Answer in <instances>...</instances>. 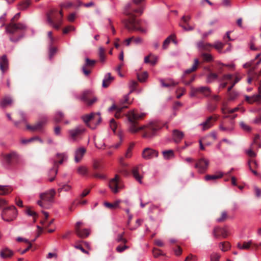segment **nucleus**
Returning a JSON list of instances; mask_svg holds the SVG:
<instances>
[{
    "mask_svg": "<svg viewBox=\"0 0 261 261\" xmlns=\"http://www.w3.org/2000/svg\"><path fill=\"white\" fill-rule=\"evenodd\" d=\"M160 82L161 84V85L163 87H169L171 86H175L177 85L178 83L173 81L172 79L168 80V83H165L164 82V80L160 79Z\"/></svg>",
    "mask_w": 261,
    "mask_h": 261,
    "instance_id": "nucleus-33",
    "label": "nucleus"
},
{
    "mask_svg": "<svg viewBox=\"0 0 261 261\" xmlns=\"http://www.w3.org/2000/svg\"><path fill=\"white\" fill-rule=\"evenodd\" d=\"M117 123L114 119H112L110 121V127L113 132H115L117 128Z\"/></svg>",
    "mask_w": 261,
    "mask_h": 261,
    "instance_id": "nucleus-56",
    "label": "nucleus"
},
{
    "mask_svg": "<svg viewBox=\"0 0 261 261\" xmlns=\"http://www.w3.org/2000/svg\"><path fill=\"white\" fill-rule=\"evenodd\" d=\"M4 158L7 162H10L17 158V154L14 152H12L10 153L6 154L5 155Z\"/></svg>",
    "mask_w": 261,
    "mask_h": 261,
    "instance_id": "nucleus-38",
    "label": "nucleus"
},
{
    "mask_svg": "<svg viewBox=\"0 0 261 261\" xmlns=\"http://www.w3.org/2000/svg\"><path fill=\"white\" fill-rule=\"evenodd\" d=\"M239 96V93L237 92L233 91L229 93L228 100L233 101L236 99Z\"/></svg>",
    "mask_w": 261,
    "mask_h": 261,
    "instance_id": "nucleus-52",
    "label": "nucleus"
},
{
    "mask_svg": "<svg viewBox=\"0 0 261 261\" xmlns=\"http://www.w3.org/2000/svg\"><path fill=\"white\" fill-rule=\"evenodd\" d=\"M74 30H75V28L73 26H72V25H69V26L66 27L63 30V33L66 34V33H68V32H69L70 31H73Z\"/></svg>",
    "mask_w": 261,
    "mask_h": 261,
    "instance_id": "nucleus-61",
    "label": "nucleus"
},
{
    "mask_svg": "<svg viewBox=\"0 0 261 261\" xmlns=\"http://www.w3.org/2000/svg\"><path fill=\"white\" fill-rule=\"evenodd\" d=\"M218 76L216 73H211L208 75L206 79V82L208 83H212L217 79Z\"/></svg>",
    "mask_w": 261,
    "mask_h": 261,
    "instance_id": "nucleus-49",
    "label": "nucleus"
},
{
    "mask_svg": "<svg viewBox=\"0 0 261 261\" xmlns=\"http://www.w3.org/2000/svg\"><path fill=\"white\" fill-rule=\"evenodd\" d=\"M86 151V149L83 147H81L75 150L74 155L75 162L78 163L82 160Z\"/></svg>",
    "mask_w": 261,
    "mask_h": 261,
    "instance_id": "nucleus-16",
    "label": "nucleus"
},
{
    "mask_svg": "<svg viewBox=\"0 0 261 261\" xmlns=\"http://www.w3.org/2000/svg\"><path fill=\"white\" fill-rule=\"evenodd\" d=\"M223 175V174L221 172H219L217 174L214 175H206L204 177V179L206 181L209 180H215L218 178H221Z\"/></svg>",
    "mask_w": 261,
    "mask_h": 261,
    "instance_id": "nucleus-29",
    "label": "nucleus"
},
{
    "mask_svg": "<svg viewBox=\"0 0 261 261\" xmlns=\"http://www.w3.org/2000/svg\"><path fill=\"white\" fill-rule=\"evenodd\" d=\"M67 155L65 153H57L56 155V160L54 161V167L51 168L49 172V175H51V177L49 178L50 181H52L54 180L55 176L57 173V166L59 164H61L64 161L67 159Z\"/></svg>",
    "mask_w": 261,
    "mask_h": 261,
    "instance_id": "nucleus-7",
    "label": "nucleus"
},
{
    "mask_svg": "<svg viewBox=\"0 0 261 261\" xmlns=\"http://www.w3.org/2000/svg\"><path fill=\"white\" fill-rule=\"evenodd\" d=\"M47 121V119L46 117H44L41 121L38 122L36 125L34 126H31L30 125H27V128L28 129L31 130H36L38 129H40L43 125H44Z\"/></svg>",
    "mask_w": 261,
    "mask_h": 261,
    "instance_id": "nucleus-19",
    "label": "nucleus"
},
{
    "mask_svg": "<svg viewBox=\"0 0 261 261\" xmlns=\"http://www.w3.org/2000/svg\"><path fill=\"white\" fill-rule=\"evenodd\" d=\"M82 224V223L80 221L76 222L75 226V233L81 238H87L90 234V231L89 229H82L80 227Z\"/></svg>",
    "mask_w": 261,
    "mask_h": 261,
    "instance_id": "nucleus-11",
    "label": "nucleus"
},
{
    "mask_svg": "<svg viewBox=\"0 0 261 261\" xmlns=\"http://www.w3.org/2000/svg\"><path fill=\"white\" fill-rule=\"evenodd\" d=\"M230 110L228 108V104L227 102H223L222 103L221 112L223 114H228V110Z\"/></svg>",
    "mask_w": 261,
    "mask_h": 261,
    "instance_id": "nucleus-51",
    "label": "nucleus"
},
{
    "mask_svg": "<svg viewBox=\"0 0 261 261\" xmlns=\"http://www.w3.org/2000/svg\"><path fill=\"white\" fill-rule=\"evenodd\" d=\"M217 105L213 104L211 102L207 103L206 105V109L209 112H213L217 109Z\"/></svg>",
    "mask_w": 261,
    "mask_h": 261,
    "instance_id": "nucleus-50",
    "label": "nucleus"
},
{
    "mask_svg": "<svg viewBox=\"0 0 261 261\" xmlns=\"http://www.w3.org/2000/svg\"><path fill=\"white\" fill-rule=\"evenodd\" d=\"M146 114L141 113L138 114L134 110L129 111L126 115V117L128 121H132L133 120H138L142 118L145 116Z\"/></svg>",
    "mask_w": 261,
    "mask_h": 261,
    "instance_id": "nucleus-15",
    "label": "nucleus"
},
{
    "mask_svg": "<svg viewBox=\"0 0 261 261\" xmlns=\"http://www.w3.org/2000/svg\"><path fill=\"white\" fill-rule=\"evenodd\" d=\"M240 126L243 130L246 132H250L251 130V128L248 124H246L244 122L241 121L240 122Z\"/></svg>",
    "mask_w": 261,
    "mask_h": 261,
    "instance_id": "nucleus-47",
    "label": "nucleus"
},
{
    "mask_svg": "<svg viewBox=\"0 0 261 261\" xmlns=\"http://www.w3.org/2000/svg\"><path fill=\"white\" fill-rule=\"evenodd\" d=\"M252 123H254V124H257V125H260L261 124V115L259 116V117H256L255 118L253 121H252Z\"/></svg>",
    "mask_w": 261,
    "mask_h": 261,
    "instance_id": "nucleus-64",
    "label": "nucleus"
},
{
    "mask_svg": "<svg viewBox=\"0 0 261 261\" xmlns=\"http://www.w3.org/2000/svg\"><path fill=\"white\" fill-rule=\"evenodd\" d=\"M55 194V191L53 189L41 193L40 194V200L37 201V204L43 208H48L50 206V203L54 199Z\"/></svg>",
    "mask_w": 261,
    "mask_h": 261,
    "instance_id": "nucleus-2",
    "label": "nucleus"
},
{
    "mask_svg": "<svg viewBox=\"0 0 261 261\" xmlns=\"http://www.w3.org/2000/svg\"><path fill=\"white\" fill-rule=\"evenodd\" d=\"M57 10L53 9L50 10L46 14L47 22L53 28L58 30L60 27V24L55 23L53 21V14L57 12Z\"/></svg>",
    "mask_w": 261,
    "mask_h": 261,
    "instance_id": "nucleus-13",
    "label": "nucleus"
},
{
    "mask_svg": "<svg viewBox=\"0 0 261 261\" xmlns=\"http://www.w3.org/2000/svg\"><path fill=\"white\" fill-rule=\"evenodd\" d=\"M34 140H38L39 141H40V142L42 143V141L41 139L39 138H37V137H33V138H31L29 139H25V140H22L21 141V142L23 144H27V143H28L29 142H31L33 141H34Z\"/></svg>",
    "mask_w": 261,
    "mask_h": 261,
    "instance_id": "nucleus-54",
    "label": "nucleus"
},
{
    "mask_svg": "<svg viewBox=\"0 0 261 261\" xmlns=\"http://www.w3.org/2000/svg\"><path fill=\"white\" fill-rule=\"evenodd\" d=\"M195 92H199L203 94L205 96H208L211 93L210 89L208 87H200L194 89Z\"/></svg>",
    "mask_w": 261,
    "mask_h": 261,
    "instance_id": "nucleus-24",
    "label": "nucleus"
},
{
    "mask_svg": "<svg viewBox=\"0 0 261 261\" xmlns=\"http://www.w3.org/2000/svg\"><path fill=\"white\" fill-rule=\"evenodd\" d=\"M137 84V83L135 81H131L129 83L128 86L130 89L129 93H132L135 90Z\"/></svg>",
    "mask_w": 261,
    "mask_h": 261,
    "instance_id": "nucleus-55",
    "label": "nucleus"
},
{
    "mask_svg": "<svg viewBox=\"0 0 261 261\" xmlns=\"http://www.w3.org/2000/svg\"><path fill=\"white\" fill-rule=\"evenodd\" d=\"M219 247L222 251H226L229 248V244L228 243H221Z\"/></svg>",
    "mask_w": 261,
    "mask_h": 261,
    "instance_id": "nucleus-53",
    "label": "nucleus"
},
{
    "mask_svg": "<svg viewBox=\"0 0 261 261\" xmlns=\"http://www.w3.org/2000/svg\"><path fill=\"white\" fill-rule=\"evenodd\" d=\"M201 57L203 58L204 61L205 62H208L213 61V57L210 54L203 53L201 54Z\"/></svg>",
    "mask_w": 261,
    "mask_h": 261,
    "instance_id": "nucleus-46",
    "label": "nucleus"
},
{
    "mask_svg": "<svg viewBox=\"0 0 261 261\" xmlns=\"http://www.w3.org/2000/svg\"><path fill=\"white\" fill-rule=\"evenodd\" d=\"M120 200L116 201L114 203H111L109 202H106L104 203V205L109 208H115L118 207Z\"/></svg>",
    "mask_w": 261,
    "mask_h": 261,
    "instance_id": "nucleus-41",
    "label": "nucleus"
},
{
    "mask_svg": "<svg viewBox=\"0 0 261 261\" xmlns=\"http://www.w3.org/2000/svg\"><path fill=\"white\" fill-rule=\"evenodd\" d=\"M158 156V152L150 148H146L142 152V157L145 160H149Z\"/></svg>",
    "mask_w": 261,
    "mask_h": 261,
    "instance_id": "nucleus-12",
    "label": "nucleus"
},
{
    "mask_svg": "<svg viewBox=\"0 0 261 261\" xmlns=\"http://www.w3.org/2000/svg\"><path fill=\"white\" fill-rule=\"evenodd\" d=\"M98 56L100 62H104L106 60L105 50L102 47L99 48Z\"/></svg>",
    "mask_w": 261,
    "mask_h": 261,
    "instance_id": "nucleus-42",
    "label": "nucleus"
},
{
    "mask_svg": "<svg viewBox=\"0 0 261 261\" xmlns=\"http://www.w3.org/2000/svg\"><path fill=\"white\" fill-rule=\"evenodd\" d=\"M86 131L82 125H77L74 128L68 130V140L71 142H77L82 139V136Z\"/></svg>",
    "mask_w": 261,
    "mask_h": 261,
    "instance_id": "nucleus-4",
    "label": "nucleus"
},
{
    "mask_svg": "<svg viewBox=\"0 0 261 261\" xmlns=\"http://www.w3.org/2000/svg\"><path fill=\"white\" fill-rule=\"evenodd\" d=\"M58 186L59 187L58 189L59 193H61L62 191L69 192L72 189V186L68 184L60 183Z\"/></svg>",
    "mask_w": 261,
    "mask_h": 261,
    "instance_id": "nucleus-26",
    "label": "nucleus"
},
{
    "mask_svg": "<svg viewBox=\"0 0 261 261\" xmlns=\"http://www.w3.org/2000/svg\"><path fill=\"white\" fill-rule=\"evenodd\" d=\"M139 167H135L133 168L132 172L135 178L140 183L142 184V176L139 174Z\"/></svg>",
    "mask_w": 261,
    "mask_h": 261,
    "instance_id": "nucleus-32",
    "label": "nucleus"
},
{
    "mask_svg": "<svg viewBox=\"0 0 261 261\" xmlns=\"http://www.w3.org/2000/svg\"><path fill=\"white\" fill-rule=\"evenodd\" d=\"M12 103V99L10 97L6 96L3 98L0 101V106L2 108H5L11 105Z\"/></svg>",
    "mask_w": 261,
    "mask_h": 261,
    "instance_id": "nucleus-28",
    "label": "nucleus"
},
{
    "mask_svg": "<svg viewBox=\"0 0 261 261\" xmlns=\"http://www.w3.org/2000/svg\"><path fill=\"white\" fill-rule=\"evenodd\" d=\"M127 106H123V107H118L116 106L115 104H113L111 107H110L108 109L109 112H111L114 110H115L116 111V113L115 114V117L117 118H118L120 117L119 113L125 108H126Z\"/></svg>",
    "mask_w": 261,
    "mask_h": 261,
    "instance_id": "nucleus-31",
    "label": "nucleus"
},
{
    "mask_svg": "<svg viewBox=\"0 0 261 261\" xmlns=\"http://www.w3.org/2000/svg\"><path fill=\"white\" fill-rule=\"evenodd\" d=\"M213 119L212 116H210L204 122L199 124V126L201 127V130L204 131L210 128L213 125V123L212 122Z\"/></svg>",
    "mask_w": 261,
    "mask_h": 261,
    "instance_id": "nucleus-17",
    "label": "nucleus"
},
{
    "mask_svg": "<svg viewBox=\"0 0 261 261\" xmlns=\"http://www.w3.org/2000/svg\"><path fill=\"white\" fill-rule=\"evenodd\" d=\"M245 100L249 103H253L255 102L259 101L261 99V95L260 94H254L251 96L245 95Z\"/></svg>",
    "mask_w": 261,
    "mask_h": 261,
    "instance_id": "nucleus-22",
    "label": "nucleus"
},
{
    "mask_svg": "<svg viewBox=\"0 0 261 261\" xmlns=\"http://www.w3.org/2000/svg\"><path fill=\"white\" fill-rule=\"evenodd\" d=\"M113 80L114 78L111 76L110 73H107L102 81V87L103 88L108 87Z\"/></svg>",
    "mask_w": 261,
    "mask_h": 261,
    "instance_id": "nucleus-27",
    "label": "nucleus"
},
{
    "mask_svg": "<svg viewBox=\"0 0 261 261\" xmlns=\"http://www.w3.org/2000/svg\"><path fill=\"white\" fill-rule=\"evenodd\" d=\"M92 92L91 90H86L85 91L82 95L80 97V99L83 101L87 102L88 100V96L92 94Z\"/></svg>",
    "mask_w": 261,
    "mask_h": 261,
    "instance_id": "nucleus-39",
    "label": "nucleus"
},
{
    "mask_svg": "<svg viewBox=\"0 0 261 261\" xmlns=\"http://www.w3.org/2000/svg\"><path fill=\"white\" fill-rule=\"evenodd\" d=\"M208 165V160L204 158H201L197 161L195 165V168L198 169L199 173H203L206 171Z\"/></svg>",
    "mask_w": 261,
    "mask_h": 261,
    "instance_id": "nucleus-9",
    "label": "nucleus"
},
{
    "mask_svg": "<svg viewBox=\"0 0 261 261\" xmlns=\"http://www.w3.org/2000/svg\"><path fill=\"white\" fill-rule=\"evenodd\" d=\"M253 244L252 240H249L247 242H243L242 243H238L237 244V247L238 248L241 250H247L249 249L251 245Z\"/></svg>",
    "mask_w": 261,
    "mask_h": 261,
    "instance_id": "nucleus-25",
    "label": "nucleus"
},
{
    "mask_svg": "<svg viewBox=\"0 0 261 261\" xmlns=\"http://www.w3.org/2000/svg\"><path fill=\"white\" fill-rule=\"evenodd\" d=\"M219 129L223 132L231 133L234 129V122L231 121L229 126H226L224 123H222L219 125Z\"/></svg>",
    "mask_w": 261,
    "mask_h": 261,
    "instance_id": "nucleus-23",
    "label": "nucleus"
},
{
    "mask_svg": "<svg viewBox=\"0 0 261 261\" xmlns=\"http://www.w3.org/2000/svg\"><path fill=\"white\" fill-rule=\"evenodd\" d=\"M227 217V213L226 212H222L221 217L217 219L218 222H222L224 221Z\"/></svg>",
    "mask_w": 261,
    "mask_h": 261,
    "instance_id": "nucleus-62",
    "label": "nucleus"
},
{
    "mask_svg": "<svg viewBox=\"0 0 261 261\" xmlns=\"http://www.w3.org/2000/svg\"><path fill=\"white\" fill-rule=\"evenodd\" d=\"M79 174L82 176H87L88 174L89 170L86 166H80L77 169Z\"/></svg>",
    "mask_w": 261,
    "mask_h": 261,
    "instance_id": "nucleus-37",
    "label": "nucleus"
},
{
    "mask_svg": "<svg viewBox=\"0 0 261 261\" xmlns=\"http://www.w3.org/2000/svg\"><path fill=\"white\" fill-rule=\"evenodd\" d=\"M13 255V252L7 247L3 248L0 251V257L2 258L7 259L10 258Z\"/></svg>",
    "mask_w": 261,
    "mask_h": 261,
    "instance_id": "nucleus-18",
    "label": "nucleus"
},
{
    "mask_svg": "<svg viewBox=\"0 0 261 261\" xmlns=\"http://www.w3.org/2000/svg\"><path fill=\"white\" fill-rule=\"evenodd\" d=\"M171 40V36H169L167 38H166L163 42V48L164 49H166Z\"/></svg>",
    "mask_w": 261,
    "mask_h": 261,
    "instance_id": "nucleus-58",
    "label": "nucleus"
},
{
    "mask_svg": "<svg viewBox=\"0 0 261 261\" xmlns=\"http://www.w3.org/2000/svg\"><path fill=\"white\" fill-rule=\"evenodd\" d=\"M224 44L222 42L217 41H216L214 44H213V47H215L219 53H222V49L223 48Z\"/></svg>",
    "mask_w": 261,
    "mask_h": 261,
    "instance_id": "nucleus-43",
    "label": "nucleus"
},
{
    "mask_svg": "<svg viewBox=\"0 0 261 261\" xmlns=\"http://www.w3.org/2000/svg\"><path fill=\"white\" fill-rule=\"evenodd\" d=\"M17 210L14 205L4 208L1 213L2 219L6 222H10L15 220L17 217Z\"/></svg>",
    "mask_w": 261,
    "mask_h": 261,
    "instance_id": "nucleus-3",
    "label": "nucleus"
},
{
    "mask_svg": "<svg viewBox=\"0 0 261 261\" xmlns=\"http://www.w3.org/2000/svg\"><path fill=\"white\" fill-rule=\"evenodd\" d=\"M31 4V0H25L19 5V9L21 10H24L27 9Z\"/></svg>",
    "mask_w": 261,
    "mask_h": 261,
    "instance_id": "nucleus-44",
    "label": "nucleus"
},
{
    "mask_svg": "<svg viewBox=\"0 0 261 261\" xmlns=\"http://www.w3.org/2000/svg\"><path fill=\"white\" fill-rule=\"evenodd\" d=\"M160 82L161 84V85L163 87H169L171 86H175L177 85L178 83L173 81L172 79L168 80V83H165L164 82V80L160 79Z\"/></svg>",
    "mask_w": 261,
    "mask_h": 261,
    "instance_id": "nucleus-34",
    "label": "nucleus"
},
{
    "mask_svg": "<svg viewBox=\"0 0 261 261\" xmlns=\"http://www.w3.org/2000/svg\"><path fill=\"white\" fill-rule=\"evenodd\" d=\"M198 63H199L198 60L197 59H195L194 60V63L193 65H192V66L191 68L186 70L185 71V73L188 74V73H190L194 71V70H195L197 67Z\"/></svg>",
    "mask_w": 261,
    "mask_h": 261,
    "instance_id": "nucleus-40",
    "label": "nucleus"
},
{
    "mask_svg": "<svg viewBox=\"0 0 261 261\" xmlns=\"http://www.w3.org/2000/svg\"><path fill=\"white\" fill-rule=\"evenodd\" d=\"M123 23L125 28L129 31H139L144 33L147 32V29L142 28L141 27V21L135 18L124 20Z\"/></svg>",
    "mask_w": 261,
    "mask_h": 261,
    "instance_id": "nucleus-6",
    "label": "nucleus"
},
{
    "mask_svg": "<svg viewBox=\"0 0 261 261\" xmlns=\"http://www.w3.org/2000/svg\"><path fill=\"white\" fill-rule=\"evenodd\" d=\"M129 247L126 245L118 246L116 247V250L118 252L121 253L124 251L125 249H128Z\"/></svg>",
    "mask_w": 261,
    "mask_h": 261,
    "instance_id": "nucleus-59",
    "label": "nucleus"
},
{
    "mask_svg": "<svg viewBox=\"0 0 261 261\" xmlns=\"http://www.w3.org/2000/svg\"><path fill=\"white\" fill-rule=\"evenodd\" d=\"M64 118V114L60 111L57 112L55 116L54 119L57 122H60Z\"/></svg>",
    "mask_w": 261,
    "mask_h": 261,
    "instance_id": "nucleus-45",
    "label": "nucleus"
},
{
    "mask_svg": "<svg viewBox=\"0 0 261 261\" xmlns=\"http://www.w3.org/2000/svg\"><path fill=\"white\" fill-rule=\"evenodd\" d=\"M84 122L91 129L95 128L97 125L101 121V117L99 113H91L82 117Z\"/></svg>",
    "mask_w": 261,
    "mask_h": 261,
    "instance_id": "nucleus-5",
    "label": "nucleus"
},
{
    "mask_svg": "<svg viewBox=\"0 0 261 261\" xmlns=\"http://www.w3.org/2000/svg\"><path fill=\"white\" fill-rule=\"evenodd\" d=\"M197 257L193 254H190L185 259V261H197Z\"/></svg>",
    "mask_w": 261,
    "mask_h": 261,
    "instance_id": "nucleus-60",
    "label": "nucleus"
},
{
    "mask_svg": "<svg viewBox=\"0 0 261 261\" xmlns=\"http://www.w3.org/2000/svg\"><path fill=\"white\" fill-rule=\"evenodd\" d=\"M148 77V74L147 72H143L142 74L138 75V80L141 82H144Z\"/></svg>",
    "mask_w": 261,
    "mask_h": 261,
    "instance_id": "nucleus-57",
    "label": "nucleus"
},
{
    "mask_svg": "<svg viewBox=\"0 0 261 261\" xmlns=\"http://www.w3.org/2000/svg\"><path fill=\"white\" fill-rule=\"evenodd\" d=\"M221 255L218 253L213 252L210 255L211 261H219Z\"/></svg>",
    "mask_w": 261,
    "mask_h": 261,
    "instance_id": "nucleus-48",
    "label": "nucleus"
},
{
    "mask_svg": "<svg viewBox=\"0 0 261 261\" xmlns=\"http://www.w3.org/2000/svg\"><path fill=\"white\" fill-rule=\"evenodd\" d=\"M197 46L201 51H210L213 47V44L209 43H204L201 41L197 43Z\"/></svg>",
    "mask_w": 261,
    "mask_h": 261,
    "instance_id": "nucleus-20",
    "label": "nucleus"
},
{
    "mask_svg": "<svg viewBox=\"0 0 261 261\" xmlns=\"http://www.w3.org/2000/svg\"><path fill=\"white\" fill-rule=\"evenodd\" d=\"M96 61L94 60H90L88 58L85 59V64L83 66L82 70L86 76H88L90 73V71L87 69L86 68L88 67H93Z\"/></svg>",
    "mask_w": 261,
    "mask_h": 261,
    "instance_id": "nucleus-14",
    "label": "nucleus"
},
{
    "mask_svg": "<svg viewBox=\"0 0 261 261\" xmlns=\"http://www.w3.org/2000/svg\"><path fill=\"white\" fill-rule=\"evenodd\" d=\"M136 120L129 121L130 124L128 130L132 133H135L141 130H145L143 137L145 138H150L155 136L158 130L162 127V124L158 121H151L148 123L141 127L137 126Z\"/></svg>",
    "mask_w": 261,
    "mask_h": 261,
    "instance_id": "nucleus-1",
    "label": "nucleus"
},
{
    "mask_svg": "<svg viewBox=\"0 0 261 261\" xmlns=\"http://www.w3.org/2000/svg\"><path fill=\"white\" fill-rule=\"evenodd\" d=\"M164 158L170 160L174 158V153L172 150H165L162 152Z\"/></svg>",
    "mask_w": 261,
    "mask_h": 261,
    "instance_id": "nucleus-36",
    "label": "nucleus"
},
{
    "mask_svg": "<svg viewBox=\"0 0 261 261\" xmlns=\"http://www.w3.org/2000/svg\"><path fill=\"white\" fill-rule=\"evenodd\" d=\"M173 139L175 142H179L184 137V133L178 130H174L173 132Z\"/></svg>",
    "mask_w": 261,
    "mask_h": 261,
    "instance_id": "nucleus-30",
    "label": "nucleus"
},
{
    "mask_svg": "<svg viewBox=\"0 0 261 261\" xmlns=\"http://www.w3.org/2000/svg\"><path fill=\"white\" fill-rule=\"evenodd\" d=\"M109 187L112 192L116 194L122 189L124 186L119 176L116 175L114 178L110 180Z\"/></svg>",
    "mask_w": 261,
    "mask_h": 261,
    "instance_id": "nucleus-8",
    "label": "nucleus"
},
{
    "mask_svg": "<svg viewBox=\"0 0 261 261\" xmlns=\"http://www.w3.org/2000/svg\"><path fill=\"white\" fill-rule=\"evenodd\" d=\"M26 28V25L23 23H19L17 24H14L11 23L6 27V31L7 33L13 34L18 30H23Z\"/></svg>",
    "mask_w": 261,
    "mask_h": 261,
    "instance_id": "nucleus-10",
    "label": "nucleus"
},
{
    "mask_svg": "<svg viewBox=\"0 0 261 261\" xmlns=\"http://www.w3.org/2000/svg\"><path fill=\"white\" fill-rule=\"evenodd\" d=\"M133 147V145L130 146L127 150L125 154V157L126 158H129L132 156V150Z\"/></svg>",
    "mask_w": 261,
    "mask_h": 261,
    "instance_id": "nucleus-63",
    "label": "nucleus"
},
{
    "mask_svg": "<svg viewBox=\"0 0 261 261\" xmlns=\"http://www.w3.org/2000/svg\"><path fill=\"white\" fill-rule=\"evenodd\" d=\"M8 68V61L6 55L3 56L0 59V69L4 73Z\"/></svg>",
    "mask_w": 261,
    "mask_h": 261,
    "instance_id": "nucleus-21",
    "label": "nucleus"
},
{
    "mask_svg": "<svg viewBox=\"0 0 261 261\" xmlns=\"http://www.w3.org/2000/svg\"><path fill=\"white\" fill-rule=\"evenodd\" d=\"M12 191V188L9 186L0 185V195H6Z\"/></svg>",
    "mask_w": 261,
    "mask_h": 261,
    "instance_id": "nucleus-35",
    "label": "nucleus"
}]
</instances>
